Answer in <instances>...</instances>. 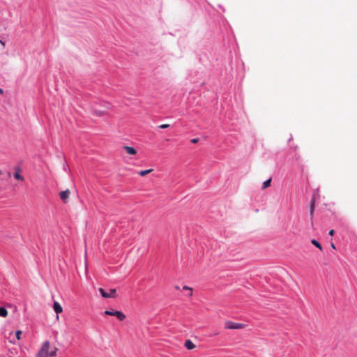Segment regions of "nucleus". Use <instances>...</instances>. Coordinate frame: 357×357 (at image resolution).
I'll return each mask as SVG.
<instances>
[{
    "label": "nucleus",
    "instance_id": "nucleus-1",
    "mask_svg": "<svg viewBox=\"0 0 357 357\" xmlns=\"http://www.w3.org/2000/svg\"><path fill=\"white\" fill-rule=\"evenodd\" d=\"M58 350L57 347H52L49 341H45L36 354V357H55Z\"/></svg>",
    "mask_w": 357,
    "mask_h": 357
},
{
    "label": "nucleus",
    "instance_id": "nucleus-2",
    "mask_svg": "<svg viewBox=\"0 0 357 357\" xmlns=\"http://www.w3.org/2000/svg\"><path fill=\"white\" fill-rule=\"evenodd\" d=\"M98 291L100 293L101 296L105 298L116 297V290L115 289H110L109 290V292H106L105 290L102 288H99Z\"/></svg>",
    "mask_w": 357,
    "mask_h": 357
},
{
    "label": "nucleus",
    "instance_id": "nucleus-3",
    "mask_svg": "<svg viewBox=\"0 0 357 357\" xmlns=\"http://www.w3.org/2000/svg\"><path fill=\"white\" fill-rule=\"evenodd\" d=\"M104 314L109 316H115L120 321H123L126 319V315L123 312L117 310H105Z\"/></svg>",
    "mask_w": 357,
    "mask_h": 357
},
{
    "label": "nucleus",
    "instance_id": "nucleus-4",
    "mask_svg": "<svg viewBox=\"0 0 357 357\" xmlns=\"http://www.w3.org/2000/svg\"><path fill=\"white\" fill-rule=\"evenodd\" d=\"M245 325L241 323H236L231 321H227L225 324V327L227 329H242L243 328Z\"/></svg>",
    "mask_w": 357,
    "mask_h": 357
},
{
    "label": "nucleus",
    "instance_id": "nucleus-5",
    "mask_svg": "<svg viewBox=\"0 0 357 357\" xmlns=\"http://www.w3.org/2000/svg\"><path fill=\"white\" fill-rule=\"evenodd\" d=\"M15 173L13 174V176L15 179L20 180L22 181H24V178L21 175L22 169L20 167H15Z\"/></svg>",
    "mask_w": 357,
    "mask_h": 357
},
{
    "label": "nucleus",
    "instance_id": "nucleus-6",
    "mask_svg": "<svg viewBox=\"0 0 357 357\" xmlns=\"http://www.w3.org/2000/svg\"><path fill=\"white\" fill-rule=\"evenodd\" d=\"M123 149L128 155H135L137 153V150L132 146L126 145L123 146Z\"/></svg>",
    "mask_w": 357,
    "mask_h": 357
},
{
    "label": "nucleus",
    "instance_id": "nucleus-7",
    "mask_svg": "<svg viewBox=\"0 0 357 357\" xmlns=\"http://www.w3.org/2000/svg\"><path fill=\"white\" fill-rule=\"evenodd\" d=\"M70 190H64V191H61L60 192V198L61 199V200L64 202V203H66L67 201H68V199L69 198V196H70Z\"/></svg>",
    "mask_w": 357,
    "mask_h": 357
},
{
    "label": "nucleus",
    "instance_id": "nucleus-8",
    "mask_svg": "<svg viewBox=\"0 0 357 357\" xmlns=\"http://www.w3.org/2000/svg\"><path fill=\"white\" fill-rule=\"evenodd\" d=\"M53 308H54V310L55 311V312L58 314H60L63 312V308L61 306V305L55 301L54 303V305H53Z\"/></svg>",
    "mask_w": 357,
    "mask_h": 357
},
{
    "label": "nucleus",
    "instance_id": "nucleus-9",
    "mask_svg": "<svg viewBox=\"0 0 357 357\" xmlns=\"http://www.w3.org/2000/svg\"><path fill=\"white\" fill-rule=\"evenodd\" d=\"M185 347L188 349H193L195 348V344L191 340H188L185 341Z\"/></svg>",
    "mask_w": 357,
    "mask_h": 357
},
{
    "label": "nucleus",
    "instance_id": "nucleus-10",
    "mask_svg": "<svg viewBox=\"0 0 357 357\" xmlns=\"http://www.w3.org/2000/svg\"><path fill=\"white\" fill-rule=\"evenodd\" d=\"M314 204L315 199L312 198L310 202V215L313 216L314 211Z\"/></svg>",
    "mask_w": 357,
    "mask_h": 357
},
{
    "label": "nucleus",
    "instance_id": "nucleus-11",
    "mask_svg": "<svg viewBox=\"0 0 357 357\" xmlns=\"http://www.w3.org/2000/svg\"><path fill=\"white\" fill-rule=\"evenodd\" d=\"M8 311L4 307H0V317H6L8 316Z\"/></svg>",
    "mask_w": 357,
    "mask_h": 357
},
{
    "label": "nucleus",
    "instance_id": "nucleus-12",
    "mask_svg": "<svg viewBox=\"0 0 357 357\" xmlns=\"http://www.w3.org/2000/svg\"><path fill=\"white\" fill-rule=\"evenodd\" d=\"M153 172V169H146V170H142L140 172H139V174L142 176H146V174L151 173Z\"/></svg>",
    "mask_w": 357,
    "mask_h": 357
},
{
    "label": "nucleus",
    "instance_id": "nucleus-13",
    "mask_svg": "<svg viewBox=\"0 0 357 357\" xmlns=\"http://www.w3.org/2000/svg\"><path fill=\"white\" fill-rule=\"evenodd\" d=\"M271 181H272V179H271V178H269V179H268L267 181H264V182L263 183V187H262V188H263V189H266V188H267L268 187H269V186H270V185H271Z\"/></svg>",
    "mask_w": 357,
    "mask_h": 357
},
{
    "label": "nucleus",
    "instance_id": "nucleus-14",
    "mask_svg": "<svg viewBox=\"0 0 357 357\" xmlns=\"http://www.w3.org/2000/svg\"><path fill=\"white\" fill-rule=\"evenodd\" d=\"M311 243L315 245L317 248H319L320 250H322V246L321 245V244L316 240L314 239H312L311 241Z\"/></svg>",
    "mask_w": 357,
    "mask_h": 357
},
{
    "label": "nucleus",
    "instance_id": "nucleus-15",
    "mask_svg": "<svg viewBox=\"0 0 357 357\" xmlns=\"http://www.w3.org/2000/svg\"><path fill=\"white\" fill-rule=\"evenodd\" d=\"M21 335H22V331H16V338L17 340H20L21 339Z\"/></svg>",
    "mask_w": 357,
    "mask_h": 357
},
{
    "label": "nucleus",
    "instance_id": "nucleus-16",
    "mask_svg": "<svg viewBox=\"0 0 357 357\" xmlns=\"http://www.w3.org/2000/svg\"><path fill=\"white\" fill-rule=\"evenodd\" d=\"M169 127V124H162L159 126L160 128L165 129Z\"/></svg>",
    "mask_w": 357,
    "mask_h": 357
},
{
    "label": "nucleus",
    "instance_id": "nucleus-17",
    "mask_svg": "<svg viewBox=\"0 0 357 357\" xmlns=\"http://www.w3.org/2000/svg\"><path fill=\"white\" fill-rule=\"evenodd\" d=\"M183 289L184 290H189L190 291H192V289L191 287H188V286H184Z\"/></svg>",
    "mask_w": 357,
    "mask_h": 357
},
{
    "label": "nucleus",
    "instance_id": "nucleus-18",
    "mask_svg": "<svg viewBox=\"0 0 357 357\" xmlns=\"http://www.w3.org/2000/svg\"><path fill=\"white\" fill-rule=\"evenodd\" d=\"M198 141H199V139H198L195 138V139H192L190 142H191L192 143H193V144H196V143H197V142H198Z\"/></svg>",
    "mask_w": 357,
    "mask_h": 357
},
{
    "label": "nucleus",
    "instance_id": "nucleus-19",
    "mask_svg": "<svg viewBox=\"0 0 357 357\" xmlns=\"http://www.w3.org/2000/svg\"><path fill=\"white\" fill-rule=\"evenodd\" d=\"M333 234H334V230L333 229H331L329 231V235L333 236Z\"/></svg>",
    "mask_w": 357,
    "mask_h": 357
},
{
    "label": "nucleus",
    "instance_id": "nucleus-20",
    "mask_svg": "<svg viewBox=\"0 0 357 357\" xmlns=\"http://www.w3.org/2000/svg\"><path fill=\"white\" fill-rule=\"evenodd\" d=\"M96 113L98 115V116H102L103 114V112H96Z\"/></svg>",
    "mask_w": 357,
    "mask_h": 357
},
{
    "label": "nucleus",
    "instance_id": "nucleus-21",
    "mask_svg": "<svg viewBox=\"0 0 357 357\" xmlns=\"http://www.w3.org/2000/svg\"><path fill=\"white\" fill-rule=\"evenodd\" d=\"M331 248H332L335 249V244H334V243H332L331 244Z\"/></svg>",
    "mask_w": 357,
    "mask_h": 357
},
{
    "label": "nucleus",
    "instance_id": "nucleus-22",
    "mask_svg": "<svg viewBox=\"0 0 357 357\" xmlns=\"http://www.w3.org/2000/svg\"><path fill=\"white\" fill-rule=\"evenodd\" d=\"M0 43L2 45L3 47H5V43L2 40H0Z\"/></svg>",
    "mask_w": 357,
    "mask_h": 357
},
{
    "label": "nucleus",
    "instance_id": "nucleus-23",
    "mask_svg": "<svg viewBox=\"0 0 357 357\" xmlns=\"http://www.w3.org/2000/svg\"><path fill=\"white\" fill-rule=\"evenodd\" d=\"M188 294H189V296H192V291L188 292Z\"/></svg>",
    "mask_w": 357,
    "mask_h": 357
},
{
    "label": "nucleus",
    "instance_id": "nucleus-24",
    "mask_svg": "<svg viewBox=\"0 0 357 357\" xmlns=\"http://www.w3.org/2000/svg\"><path fill=\"white\" fill-rule=\"evenodd\" d=\"M3 93V89L0 88V94H2Z\"/></svg>",
    "mask_w": 357,
    "mask_h": 357
},
{
    "label": "nucleus",
    "instance_id": "nucleus-25",
    "mask_svg": "<svg viewBox=\"0 0 357 357\" xmlns=\"http://www.w3.org/2000/svg\"><path fill=\"white\" fill-rule=\"evenodd\" d=\"M8 176L9 177H10V176H11V174H10V172H8Z\"/></svg>",
    "mask_w": 357,
    "mask_h": 357
},
{
    "label": "nucleus",
    "instance_id": "nucleus-26",
    "mask_svg": "<svg viewBox=\"0 0 357 357\" xmlns=\"http://www.w3.org/2000/svg\"><path fill=\"white\" fill-rule=\"evenodd\" d=\"M1 174H2V172H1V170L0 169V175H1Z\"/></svg>",
    "mask_w": 357,
    "mask_h": 357
}]
</instances>
